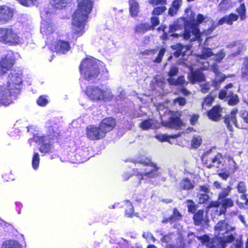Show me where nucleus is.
Instances as JSON below:
<instances>
[{"instance_id":"1","label":"nucleus","mask_w":248,"mask_h":248,"mask_svg":"<svg viewBox=\"0 0 248 248\" xmlns=\"http://www.w3.org/2000/svg\"><path fill=\"white\" fill-rule=\"evenodd\" d=\"M215 28L216 26L214 25L210 18L199 14L196 20L186 25L184 33L182 35L177 32L180 27L177 23H174L170 26L168 33L166 31L167 28L166 26H161L158 30H162L164 33L161 36L163 40L170 39L169 36L175 37L181 36L190 41L198 40L201 42L202 40V35L210 34Z\"/></svg>"},{"instance_id":"2","label":"nucleus","mask_w":248,"mask_h":248,"mask_svg":"<svg viewBox=\"0 0 248 248\" xmlns=\"http://www.w3.org/2000/svg\"><path fill=\"white\" fill-rule=\"evenodd\" d=\"M78 9L73 15L72 24L74 33L80 36L84 32V22L88 17L93 5V0H78Z\"/></svg>"},{"instance_id":"3","label":"nucleus","mask_w":248,"mask_h":248,"mask_svg":"<svg viewBox=\"0 0 248 248\" xmlns=\"http://www.w3.org/2000/svg\"><path fill=\"white\" fill-rule=\"evenodd\" d=\"M99 63L98 61L93 58H87L82 61L80 71L86 80L94 82L97 79L100 74Z\"/></svg>"},{"instance_id":"4","label":"nucleus","mask_w":248,"mask_h":248,"mask_svg":"<svg viewBox=\"0 0 248 248\" xmlns=\"http://www.w3.org/2000/svg\"><path fill=\"white\" fill-rule=\"evenodd\" d=\"M133 162L136 167H138L140 166L153 167L151 170L149 169L148 168H146L144 169V171L140 172V176L139 177V183H140L141 180L144 179V177L153 178L157 176L159 174L158 170L160 168L157 167L155 164L152 162L151 160L147 158H140L136 160H133Z\"/></svg>"},{"instance_id":"5","label":"nucleus","mask_w":248,"mask_h":248,"mask_svg":"<svg viewBox=\"0 0 248 248\" xmlns=\"http://www.w3.org/2000/svg\"><path fill=\"white\" fill-rule=\"evenodd\" d=\"M22 74L23 71L21 70L13 71L9 74L7 87L10 90L12 94L19 93L22 83Z\"/></svg>"},{"instance_id":"6","label":"nucleus","mask_w":248,"mask_h":248,"mask_svg":"<svg viewBox=\"0 0 248 248\" xmlns=\"http://www.w3.org/2000/svg\"><path fill=\"white\" fill-rule=\"evenodd\" d=\"M225 54L223 50H221L218 53L214 54L212 49L208 47H204L202 49V53L197 55L198 61L203 64V68L207 69L210 66L208 62H204L203 60H206L208 58L212 57V59L217 61H221L225 57Z\"/></svg>"},{"instance_id":"7","label":"nucleus","mask_w":248,"mask_h":248,"mask_svg":"<svg viewBox=\"0 0 248 248\" xmlns=\"http://www.w3.org/2000/svg\"><path fill=\"white\" fill-rule=\"evenodd\" d=\"M86 93L90 99L95 101L109 100L112 96L109 90H103L96 86L87 87Z\"/></svg>"},{"instance_id":"8","label":"nucleus","mask_w":248,"mask_h":248,"mask_svg":"<svg viewBox=\"0 0 248 248\" xmlns=\"http://www.w3.org/2000/svg\"><path fill=\"white\" fill-rule=\"evenodd\" d=\"M0 42L15 45L20 42L17 34L11 28H0Z\"/></svg>"},{"instance_id":"9","label":"nucleus","mask_w":248,"mask_h":248,"mask_svg":"<svg viewBox=\"0 0 248 248\" xmlns=\"http://www.w3.org/2000/svg\"><path fill=\"white\" fill-rule=\"evenodd\" d=\"M15 63V57L12 52L2 58L0 61V75H3L10 70Z\"/></svg>"},{"instance_id":"10","label":"nucleus","mask_w":248,"mask_h":248,"mask_svg":"<svg viewBox=\"0 0 248 248\" xmlns=\"http://www.w3.org/2000/svg\"><path fill=\"white\" fill-rule=\"evenodd\" d=\"M17 94H15L10 93L9 88L6 89L4 87H0V104L3 106H8L13 102V100L15 99Z\"/></svg>"},{"instance_id":"11","label":"nucleus","mask_w":248,"mask_h":248,"mask_svg":"<svg viewBox=\"0 0 248 248\" xmlns=\"http://www.w3.org/2000/svg\"><path fill=\"white\" fill-rule=\"evenodd\" d=\"M86 134L88 138L92 140H100L105 136L104 132L100 128L99 125V127L94 125L88 126L86 130Z\"/></svg>"},{"instance_id":"12","label":"nucleus","mask_w":248,"mask_h":248,"mask_svg":"<svg viewBox=\"0 0 248 248\" xmlns=\"http://www.w3.org/2000/svg\"><path fill=\"white\" fill-rule=\"evenodd\" d=\"M210 68L215 74V78L212 81V85L216 88H218L226 77L224 74L220 72L218 66L216 64H211Z\"/></svg>"},{"instance_id":"13","label":"nucleus","mask_w":248,"mask_h":248,"mask_svg":"<svg viewBox=\"0 0 248 248\" xmlns=\"http://www.w3.org/2000/svg\"><path fill=\"white\" fill-rule=\"evenodd\" d=\"M235 230L234 227L228 224L225 220H220L215 226V232L217 234L229 233Z\"/></svg>"},{"instance_id":"14","label":"nucleus","mask_w":248,"mask_h":248,"mask_svg":"<svg viewBox=\"0 0 248 248\" xmlns=\"http://www.w3.org/2000/svg\"><path fill=\"white\" fill-rule=\"evenodd\" d=\"M116 124V122L114 119L108 117L102 120L99 126L106 136L107 133L111 131L115 127Z\"/></svg>"},{"instance_id":"15","label":"nucleus","mask_w":248,"mask_h":248,"mask_svg":"<svg viewBox=\"0 0 248 248\" xmlns=\"http://www.w3.org/2000/svg\"><path fill=\"white\" fill-rule=\"evenodd\" d=\"M237 112V109H233L230 114L226 115L224 119V123L228 129L231 132L233 131V127L231 124H233L236 127L240 128L235 117Z\"/></svg>"},{"instance_id":"16","label":"nucleus","mask_w":248,"mask_h":248,"mask_svg":"<svg viewBox=\"0 0 248 248\" xmlns=\"http://www.w3.org/2000/svg\"><path fill=\"white\" fill-rule=\"evenodd\" d=\"M71 48L69 43L66 41L59 40L55 45V51L59 54H65Z\"/></svg>"},{"instance_id":"17","label":"nucleus","mask_w":248,"mask_h":248,"mask_svg":"<svg viewBox=\"0 0 248 248\" xmlns=\"http://www.w3.org/2000/svg\"><path fill=\"white\" fill-rule=\"evenodd\" d=\"M165 51L166 50L165 48H162L159 51H158L157 49L147 50L143 52L142 54L148 55H154L155 54H157V57H154L152 58V59L154 62L159 63L162 61V58L164 55Z\"/></svg>"},{"instance_id":"18","label":"nucleus","mask_w":248,"mask_h":248,"mask_svg":"<svg viewBox=\"0 0 248 248\" xmlns=\"http://www.w3.org/2000/svg\"><path fill=\"white\" fill-rule=\"evenodd\" d=\"M13 13L8 7H0V21L5 23L11 19Z\"/></svg>"},{"instance_id":"19","label":"nucleus","mask_w":248,"mask_h":248,"mask_svg":"<svg viewBox=\"0 0 248 248\" xmlns=\"http://www.w3.org/2000/svg\"><path fill=\"white\" fill-rule=\"evenodd\" d=\"M222 108L219 106L214 107L209 111L207 115L209 119L215 121H217L220 120L221 117V112Z\"/></svg>"},{"instance_id":"20","label":"nucleus","mask_w":248,"mask_h":248,"mask_svg":"<svg viewBox=\"0 0 248 248\" xmlns=\"http://www.w3.org/2000/svg\"><path fill=\"white\" fill-rule=\"evenodd\" d=\"M171 47L175 50L173 54L176 57H178L181 55L184 56L186 52L189 50V47L187 46L182 45L181 44H177L171 46Z\"/></svg>"},{"instance_id":"21","label":"nucleus","mask_w":248,"mask_h":248,"mask_svg":"<svg viewBox=\"0 0 248 248\" xmlns=\"http://www.w3.org/2000/svg\"><path fill=\"white\" fill-rule=\"evenodd\" d=\"M188 78L189 81L192 84H194L197 82H200L204 80L205 76L201 71H196L195 72H191L188 75Z\"/></svg>"},{"instance_id":"22","label":"nucleus","mask_w":248,"mask_h":248,"mask_svg":"<svg viewBox=\"0 0 248 248\" xmlns=\"http://www.w3.org/2000/svg\"><path fill=\"white\" fill-rule=\"evenodd\" d=\"M230 167L224 172L218 173L219 176L223 179L226 180L231 175L234 173L237 170L235 162L233 160L230 163Z\"/></svg>"},{"instance_id":"23","label":"nucleus","mask_w":248,"mask_h":248,"mask_svg":"<svg viewBox=\"0 0 248 248\" xmlns=\"http://www.w3.org/2000/svg\"><path fill=\"white\" fill-rule=\"evenodd\" d=\"M181 218L182 215L179 213L177 209L175 208L173 209V214L172 215L169 217L164 218L162 220V222L163 223H170L171 224L175 221L181 220Z\"/></svg>"},{"instance_id":"24","label":"nucleus","mask_w":248,"mask_h":248,"mask_svg":"<svg viewBox=\"0 0 248 248\" xmlns=\"http://www.w3.org/2000/svg\"><path fill=\"white\" fill-rule=\"evenodd\" d=\"M40 31L43 34L46 36L50 34L54 31L52 24L46 21H43L42 23Z\"/></svg>"},{"instance_id":"25","label":"nucleus","mask_w":248,"mask_h":248,"mask_svg":"<svg viewBox=\"0 0 248 248\" xmlns=\"http://www.w3.org/2000/svg\"><path fill=\"white\" fill-rule=\"evenodd\" d=\"M180 116V113L178 112H171L170 123L171 127L177 128L181 125L182 121L179 118Z\"/></svg>"},{"instance_id":"26","label":"nucleus","mask_w":248,"mask_h":248,"mask_svg":"<svg viewBox=\"0 0 248 248\" xmlns=\"http://www.w3.org/2000/svg\"><path fill=\"white\" fill-rule=\"evenodd\" d=\"M232 83H229L223 90H221L219 93V98L221 99L226 98L227 99L234 94L232 91L229 90L232 88Z\"/></svg>"},{"instance_id":"27","label":"nucleus","mask_w":248,"mask_h":248,"mask_svg":"<svg viewBox=\"0 0 248 248\" xmlns=\"http://www.w3.org/2000/svg\"><path fill=\"white\" fill-rule=\"evenodd\" d=\"M219 201L222 205L220 210V215L224 214L227 207H232L233 205V202L231 199L224 198Z\"/></svg>"},{"instance_id":"28","label":"nucleus","mask_w":248,"mask_h":248,"mask_svg":"<svg viewBox=\"0 0 248 248\" xmlns=\"http://www.w3.org/2000/svg\"><path fill=\"white\" fill-rule=\"evenodd\" d=\"M215 240H218L217 245L219 248H226L227 243H231L234 240L232 235H230L223 238L217 237Z\"/></svg>"},{"instance_id":"29","label":"nucleus","mask_w":248,"mask_h":248,"mask_svg":"<svg viewBox=\"0 0 248 248\" xmlns=\"http://www.w3.org/2000/svg\"><path fill=\"white\" fill-rule=\"evenodd\" d=\"M227 48H233L234 47H237V51L234 52L231 54L229 57H234L240 54L242 50L244 47L243 44L239 41H235L232 43H230L226 46Z\"/></svg>"},{"instance_id":"30","label":"nucleus","mask_w":248,"mask_h":248,"mask_svg":"<svg viewBox=\"0 0 248 248\" xmlns=\"http://www.w3.org/2000/svg\"><path fill=\"white\" fill-rule=\"evenodd\" d=\"M168 82L171 85H186L187 83L186 82L183 76L179 77L177 79L173 78H169L167 79Z\"/></svg>"},{"instance_id":"31","label":"nucleus","mask_w":248,"mask_h":248,"mask_svg":"<svg viewBox=\"0 0 248 248\" xmlns=\"http://www.w3.org/2000/svg\"><path fill=\"white\" fill-rule=\"evenodd\" d=\"M179 185L180 189L186 190L192 189L194 187V185L188 178L183 179Z\"/></svg>"},{"instance_id":"32","label":"nucleus","mask_w":248,"mask_h":248,"mask_svg":"<svg viewBox=\"0 0 248 248\" xmlns=\"http://www.w3.org/2000/svg\"><path fill=\"white\" fill-rule=\"evenodd\" d=\"M130 12L132 16H136L139 12V4L135 0H129Z\"/></svg>"},{"instance_id":"33","label":"nucleus","mask_w":248,"mask_h":248,"mask_svg":"<svg viewBox=\"0 0 248 248\" xmlns=\"http://www.w3.org/2000/svg\"><path fill=\"white\" fill-rule=\"evenodd\" d=\"M223 157L221 154H218L212 159V164L208 166L209 168H211L213 167L219 168L222 163Z\"/></svg>"},{"instance_id":"34","label":"nucleus","mask_w":248,"mask_h":248,"mask_svg":"<svg viewBox=\"0 0 248 248\" xmlns=\"http://www.w3.org/2000/svg\"><path fill=\"white\" fill-rule=\"evenodd\" d=\"M52 148V145L49 140H46L42 143V145L40 148V151L42 153H47L49 152Z\"/></svg>"},{"instance_id":"35","label":"nucleus","mask_w":248,"mask_h":248,"mask_svg":"<svg viewBox=\"0 0 248 248\" xmlns=\"http://www.w3.org/2000/svg\"><path fill=\"white\" fill-rule=\"evenodd\" d=\"M1 248H21V246L16 241L9 240L5 242Z\"/></svg>"},{"instance_id":"36","label":"nucleus","mask_w":248,"mask_h":248,"mask_svg":"<svg viewBox=\"0 0 248 248\" xmlns=\"http://www.w3.org/2000/svg\"><path fill=\"white\" fill-rule=\"evenodd\" d=\"M70 0H50V3L56 8L61 9L65 7Z\"/></svg>"},{"instance_id":"37","label":"nucleus","mask_w":248,"mask_h":248,"mask_svg":"<svg viewBox=\"0 0 248 248\" xmlns=\"http://www.w3.org/2000/svg\"><path fill=\"white\" fill-rule=\"evenodd\" d=\"M154 121L152 119L146 120L140 124V127L143 130H148L151 128L154 124Z\"/></svg>"},{"instance_id":"38","label":"nucleus","mask_w":248,"mask_h":248,"mask_svg":"<svg viewBox=\"0 0 248 248\" xmlns=\"http://www.w3.org/2000/svg\"><path fill=\"white\" fill-rule=\"evenodd\" d=\"M151 28V26L149 24H140L135 27V31L137 33H144Z\"/></svg>"},{"instance_id":"39","label":"nucleus","mask_w":248,"mask_h":248,"mask_svg":"<svg viewBox=\"0 0 248 248\" xmlns=\"http://www.w3.org/2000/svg\"><path fill=\"white\" fill-rule=\"evenodd\" d=\"M230 6V0H222L218 6V10L220 11H224L229 8Z\"/></svg>"},{"instance_id":"40","label":"nucleus","mask_w":248,"mask_h":248,"mask_svg":"<svg viewBox=\"0 0 248 248\" xmlns=\"http://www.w3.org/2000/svg\"><path fill=\"white\" fill-rule=\"evenodd\" d=\"M232 189V188L230 186H227L226 187L223 188L219 194L218 200L226 198L229 196Z\"/></svg>"},{"instance_id":"41","label":"nucleus","mask_w":248,"mask_h":248,"mask_svg":"<svg viewBox=\"0 0 248 248\" xmlns=\"http://www.w3.org/2000/svg\"><path fill=\"white\" fill-rule=\"evenodd\" d=\"M203 211H198L194 216L193 218L196 225H199L201 223L203 218Z\"/></svg>"},{"instance_id":"42","label":"nucleus","mask_w":248,"mask_h":248,"mask_svg":"<svg viewBox=\"0 0 248 248\" xmlns=\"http://www.w3.org/2000/svg\"><path fill=\"white\" fill-rule=\"evenodd\" d=\"M202 142V140L201 137L196 136L193 137L191 141V144L194 148H197L201 145Z\"/></svg>"},{"instance_id":"43","label":"nucleus","mask_w":248,"mask_h":248,"mask_svg":"<svg viewBox=\"0 0 248 248\" xmlns=\"http://www.w3.org/2000/svg\"><path fill=\"white\" fill-rule=\"evenodd\" d=\"M39 162H40V158H39V155L38 153H35L34 154V155L32 157V167L34 169L36 170L37 169L39 165Z\"/></svg>"},{"instance_id":"44","label":"nucleus","mask_w":248,"mask_h":248,"mask_svg":"<svg viewBox=\"0 0 248 248\" xmlns=\"http://www.w3.org/2000/svg\"><path fill=\"white\" fill-rule=\"evenodd\" d=\"M236 11L240 16L241 19L242 20H244L246 17V8L244 4H242L240 7L236 9Z\"/></svg>"},{"instance_id":"45","label":"nucleus","mask_w":248,"mask_h":248,"mask_svg":"<svg viewBox=\"0 0 248 248\" xmlns=\"http://www.w3.org/2000/svg\"><path fill=\"white\" fill-rule=\"evenodd\" d=\"M214 98L212 96L208 95L204 98L203 102L202 103V108L203 109H206L205 106H210Z\"/></svg>"},{"instance_id":"46","label":"nucleus","mask_w":248,"mask_h":248,"mask_svg":"<svg viewBox=\"0 0 248 248\" xmlns=\"http://www.w3.org/2000/svg\"><path fill=\"white\" fill-rule=\"evenodd\" d=\"M228 101V104L230 105L234 106L237 104L239 102V98L238 95L235 94H233L228 99H227Z\"/></svg>"},{"instance_id":"47","label":"nucleus","mask_w":248,"mask_h":248,"mask_svg":"<svg viewBox=\"0 0 248 248\" xmlns=\"http://www.w3.org/2000/svg\"><path fill=\"white\" fill-rule=\"evenodd\" d=\"M227 18V23L229 25H232L233 21H236L238 19V16L234 14H231L228 16H226Z\"/></svg>"},{"instance_id":"48","label":"nucleus","mask_w":248,"mask_h":248,"mask_svg":"<svg viewBox=\"0 0 248 248\" xmlns=\"http://www.w3.org/2000/svg\"><path fill=\"white\" fill-rule=\"evenodd\" d=\"M167 9L165 6H158L155 8L153 11L152 14L154 16H157L162 14Z\"/></svg>"},{"instance_id":"49","label":"nucleus","mask_w":248,"mask_h":248,"mask_svg":"<svg viewBox=\"0 0 248 248\" xmlns=\"http://www.w3.org/2000/svg\"><path fill=\"white\" fill-rule=\"evenodd\" d=\"M188 210L189 212L194 213L196 210V207L195 203L192 200L186 201Z\"/></svg>"},{"instance_id":"50","label":"nucleus","mask_w":248,"mask_h":248,"mask_svg":"<svg viewBox=\"0 0 248 248\" xmlns=\"http://www.w3.org/2000/svg\"><path fill=\"white\" fill-rule=\"evenodd\" d=\"M127 208L125 209V215L128 217H132L134 212L133 205L130 203L127 202Z\"/></svg>"},{"instance_id":"51","label":"nucleus","mask_w":248,"mask_h":248,"mask_svg":"<svg viewBox=\"0 0 248 248\" xmlns=\"http://www.w3.org/2000/svg\"><path fill=\"white\" fill-rule=\"evenodd\" d=\"M237 189L239 193L244 194L247 191L245 183L243 182H239L237 186Z\"/></svg>"},{"instance_id":"52","label":"nucleus","mask_w":248,"mask_h":248,"mask_svg":"<svg viewBox=\"0 0 248 248\" xmlns=\"http://www.w3.org/2000/svg\"><path fill=\"white\" fill-rule=\"evenodd\" d=\"M200 203H203L209 199V195L206 193H200L198 195Z\"/></svg>"},{"instance_id":"53","label":"nucleus","mask_w":248,"mask_h":248,"mask_svg":"<svg viewBox=\"0 0 248 248\" xmlns=\"http://www.w3.org/2000/svg\"><path fill=\"white\" fill-rule=\"evenodd\" d=\"M186 100L184 97H177L173 100V104L174 105L178 104L179 106H183L186 104Z\"/></svg>"},{"instance_id":"54","label":"nucleus","mask_w":248,"mask_h":248,"mask_svg":"<svg viewBox=\"0 0 248 248\" xmlns=\"http://www.w3.org/2000/svg\"><path fill=\"white\" fill-rule=\"evenodd\" d=\"M197 238L201 241L203 244L208 245L210 242L211 239L207 235L203 236H197Z\"/></svg>"},{"instance_id":"55","label":"nucleus","mask_w":248,"mask_h":248,"mask_svg":"<svg viewBox=\"0 0 248 248\" xmlns=\"http://www.w3.org/2000/svg\"><path fill=\"white\" fill-rule=\"evenodd\" d=\"M47 99L45 96H41L37 100V104L41 106H45L47 104Z\"/></svg>"},{"instance_id":"56","label":"nucleus","mask_w":248,"mask_h":248,"mask_svg":"<svg viewBox=\"0 0 248 248\" xmlns=\"http://www.w3.org/2000/svg\"><path fill=\"white\" fill-rule=\"evenodd\" d=\"M178 72V68L175 66H172L168 72V76L170 77L169 78H172V77L176 75Z\"/></svg>"},{"instance_id":"57","label":"nucleus","mask_w":248,"mask_h":248,"mask_svg":"<svg viewBox=\"0 0 248 248\" xmlns=\"http://www.w3.org/2000/svg\"><path fill=\"white\" fill-rule=\"evenodd\" d=\"M201 91L203 93H208L210 90V84L209 83H205L201 85Z\"/></svg>"},{"instance_id":"58","label":"nucleus","mask_w":248,"mask_h":248,"mask_svg":"<svg viewBox=\"0 0 248 248\" xmlns=\"http://www.w3.org/2000/svg\"><path fill=\"white\" fill-rule=\"evenodd\" d=\"M149 2L154 5H166L167 3L166 0H150Z\"/></svg>"},{"instance_id":"59","label":"nucleus","mask_w":248,"mask_h":248,"mask_svg":"<svg viewBox=\"0 0 248 248\" xmlns=\"http://www.w3.org/2000/svg\"><path fill=\"white\" fill-rule=\"evenodd\" d=\"M243 242L241 240L237 239L235 241V244H233L231 245L230 248H242Z\"/></svg>"},{"instance_id":"60","label":"nucleus","mask_w":248,"mask_h":248,"mask_svg":"<svg viewBox=\"0 0 248 248\" xmlns=\"http://www.w3.org/2000/svg\"><path fill=\"white\" fill-rule=\"evenodd\" d=\"M151 22L152 24V26H153V27L157 26L159 23V20L158 17L154 16L151 18Z\"/></svg>"},{"instance_id":"61","label":"nucleus","mask_w":248,"mask_h":248,"mask_svg":"<svg viewBox=\"0 0 248 248\" xmlns=\"http://www.w3.org/2000/svg\"><path fill=\"white\" fill-rule=\"evenodd\" d=\"M199 116L198 114H193L190 116V124L194 125L195 124L199 119Z\"/></svg>"},{"instance_id":"62","label":"nucleus","mask_w":248,"mask_h":248,"mask_svg":"<svg viewBox=\"0 0 248 248\" xmlns=\"http://www.w3.org/2000/svg\"><path fill=\"white\" fill-rule=\"evenodd\" d=\"M32 140H34L36 143H40L41 142L43 143L44 141H45L47 139H46V138L44 136H43V137L34 136Z\"/></svg>"},{"instance_id":"63","label":"nucleus","mask_w":248,"mask_h":248,"mask_svg":"<svg viewBox=\"0 0 248 248\" xmlns=\"http://www.w3.org/2000/svg\"><path fill=\"white\" fill-rule=\"evenodd\" d=\"M182 0H174L172 2L171 5L179 10L182 5Z\"/></svg>"},{"instance_id":"64","label":"nucleus","mask_w":248,"mask_h":248,"mask_svg":"<svg viewBox=\"0 0 248 248\" xmlns=\"http://www.w3.org/2000/svg\"><path fill=\"white\" fill-rule=\"evenodd\" d=\"M241 117L242 118L245 122L248 123V110L245 111L241 113Z\"/></svg>"}]
</instances>
